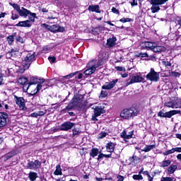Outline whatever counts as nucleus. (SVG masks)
Returning <instances> with one entry per match:
<instances>
[{"label":"nucleus","instance_id":"8fccbe9b","mask_svg":"<svg viewBox=\"0 0 181 181\" xmlns=\"http://www.w3.org/2000/svg\"><path fill=\"white\" fill-rule=\"evenodd\" d=\"M23 64V68L18 69V73L23 74V73H25V71L28 70L29 68L25 67V64Z\"/></svg>","mask_w":181,"mask_h":181},{"label":"nucleus","instance_id":"aec40b11","mask_svg":"<svg viewBox=\"0 0 181 181\" xmlns=\"http://www.w3.org/2000/svg\"><path fill=\"white\" fill-rule=\"evenodd\" d=\"M115 146H117L116 143H114L112 141L107 143L105 146L107 152H110V153H112V152L115 151Z\"/></svg>","mask_w":181,"mask_h":181},{"label":"nucleus","instance_id":"79ce46f5","mask_svg":"<svg viewBox=\"0 0 181 181\" xmlns=\"http://www.w3.org/2000/svg\"><path fill=\"white\" fill-rule=\"evenodd\" d=\"M132 178L134 180H144V177H142V175H134L132 176Z\"/></svg>","mask_w":181,"mask_h":181},{"label":"nucleus","instance_id":"a18cd8bd","mask_svg":"<svg viewBox=\"0 0 181 181\" xmlns=\"http://www.w3.org/2000/svg\"><path fill=\"white\" fill-rule=\"evenodd\" d=\"M72 132H73L72 135L74 136H76V135H78V134H80V129H78V128L74 127L72 129Z\"/></svg>","mask_w":181,"mask_h":181},{"label":"nucleus","instance_id":"f8f14e48","mask_svg":"<svg viewBox=\"0 0 181 181\" xmlns=\"http://www.w3.org/2000/svg\"><path fill=\"white\" fill-rule=\"evenodd\" d=\"M49 31L52 32V33H63L64 32H66V28L59 25H52L49 28Z\"/></svg>","mask_w":181,"mask_h":181},{"label":"nucleus","instance_id":"4d7b16f0","mask_svg":"<svg viewBox=\"0 0 181 181\" xmlns=\"http://www.w3.org/2000/svg\"><path fill=\"white\" fill-rule=\"evenodd\" d=\"M50 26L46 23H42L41 24V28H45V29H47V30H49V29H50Z\"/></svg>","mask_w":181,"mask_h":181},{"label":"nucleus","instance_id":"6e6d98bb","mask_svg":"<svg viewBox=\"0 0 181 181\" xmlns=\"http://www.w3.org/2000/svg\"><path fill=\"white\" fill-rule=\"evenodd\" d=\"M66 108L68 112H69V111H71V110H76V109H74V107L72 105H71L70 103H68V105L66 107Z\"/></svg>","mask_w":181,"mask_h":181},{"label":"nucleus","instance_id":"473e14b6","mask_svg":"<svg viewBox=\"0 0 181 181\" xmlns=\"http://www.w3.org/2000/svg\"><path fill=\"white\" fill-rule=\"evenodd\" d=\"M101 25L94 28L92 29V35H94L95 36L98 35L100 33H101Z\"/></svg>","mask_w":181,"mask_h":181},{"label":"nucleus","instance_id":"6ab92c4d","mask_svg":"<svg viewBox=\"0 0 181 181\" xmlns=\"http://www.w3.org/2000/svg\"><path fill=\"white\" fill-rule=\"evenodd\" d=\"M120 136L124 139V141H127V139H132V138H134V130L129 132V134H127V130H123V132L120 134Z\"/></svg>","mask_w":181,"mask_h":181},{"label":"nucleus","instance_id":"e433bc0d","mask_svg":"<svg viewBox=\"0 0 181 181\" xmlns=\"http://www.w3.org/2000/svg\"><path fill=\"white\" fill-rule=\"evenodd\" d=\"M175 148H173L170 150L165 151V152L162 153L160 152V153H163V155L164 156H168V155H171V153H175Z\"/></svg>","mask_w":181,"mask_h":181},{"label":"nucleus","instance_id":"3c124183","mask_svg":"<svg viewBox=\"0 0 181 181\" xmlns=\"http://www.w3.org/2000/svg\"><path fill=\"white\" fill-rule=\"evenodd\" d=\"M136 57H149V55L146 52H140Z\"/></svg>","mask_w":181,"mask_h":181},{"label":"nucleus","instance_id":"7c9ffc66","mask_svg":"<svg viewBox=\"0 0 181 181\" xmlns=\"http://www.w3.org/2000/svg\"><path fill=\"white\" fill-rule=\"evenodd\" d=\"M16 35H17L16 33H13V35L7 37V42L8 45H12V43L15 42V37H16Z\"/></svg>","mask_w":181,"mask_h":181},{"label":"nucleus","instance_id":"20e7f679","mask_svg":"<svg viewBox=\"0 0 181 181\" xmlns=\"http://www.w3.org/2000/svg\"><path fill=\"white\" fill-rule=\"evenodd\" d=\"M35 52L28 53L24 58V60L22 61V64H25V69H29V67H30V64H32V63L36 60L35 58Z\"/></svg>","mask_w":181,"mask_h":181},{"label":"nucleus","instance_id":"cd10ccee","mask_svg":"<svg viewBox=\"0 0 181 181\" xmlns=\"http://www.w3.org/2000/svg\"><path fill=\"white\" fill-rule=\"evenodd\" d=\"M37 177H39V176L36 172L30 171L28 174V178L30 181H35Z\"/></svg>","mask_w":181,"mask_h":181},{"label":"nucleus","instance_id":"680f3d73","mask_svg":"<svg viewBox=\"0 0 181 181\" xmlns=\"http://www.w3.org/2000/svg\"><path fill=\"white\" fill-rule=\"evenodd\" d=\"M42 50L44 52H49V50H50V47H49V45H45L42 47Z\"/></svg>","mask_w":181,"mask_h":181},{"label":"nucleus","instance_id":"5fc2aeb1","mask_svg":"<svg viewBox=\"0 0 181 181\" xmlns=\"http://www.w3.org/2000/svg\"><path fill=\"white\" fill-rule=\"evenodd\" d=\"M48 60L50 63H56V57H49Z\"/></svg>","mask_w":181,"mask_h":181},{"label":"nucleus","instance_id":"1a4fd4ad","mask_svg":"<svg viewBox=\"0 0 181 181\" xmlns=\"http://www.w3.org/2000/svg\"><path fill=\"white\" fill-rule=\"evenodd\" d=\"M14 100L20 110H23V111H26L28 110L25 103V98H23V97H18L16 96V95H14Z\"/></svg>","mask_w":181,"mask_h":181},{"label":"nucleus","instance_id":"f257e3e1","mask_svg":"<svg viewBox=\"0 0 181 181\" xmlns=\"http://www.w3.org/2000/svg\"><path fill=\"white\" fill-rule=\"evenodd\" d=\"M36 84L37 86L33 90H31L30 93V95H35V94H37V93L40 91L42 87H44V90H46V88L49 87V85L45 81V78L41 79L36 76H31L30 78V81L28 82V86H27V90H29L32 86H36Z\"/></svg>","mask_w":181,"mask_h":181},{"label":"nucleus","instance_id":"72a5a7b5","mask_svg":"<svg viewBox=\"0 0 181 181\" xmlns=\"http://www.w3.org/2000/svg\"><path fill=\"white\" fill-rule=\"evenodd\" d=\"M170 163H172V161L170 160H164L162 161L160 167L168 168V166H170Z\"/></svg>","mask_w":181,"mask_h":181},{"label":"nucleus","instance_id":"864d4df0","mask_svg":"<svg viewBox=\"0 0 181 181\" xmlns=\"http://www.w3.org/2000/svg\"><path fill=\"white\" fill-rule=\"evenodd\" d=\"M112 12L116 15H119V10L117 9L115 7L112 8Z\"/></svg>","mask_w":181,"mask_h":181},{"label":"nucleus","instance_id":"9d476101","mask_svg":"<svg viewBox=\"0 0 181 181\" xmlns=\"http://www.w3.org/2000/svg\"><path fill=\"white\" fill-rule=\"evenodd\" d=\"M76 127V123L71 122L70 121H66L62 123L59 127V131H70V129H73Z\"/></svg>","mask_w":181,"mask_h":181},{"label":"nucleus","instance_id":"c85d7f7f","mask_svg":"<svg viewBox=\"0 0 181 181\" xmlns=\"http://www.w3.org/2000/svg\"><path fill=\"white\" fill-rule=\"evenodd\" d=\"M98 153H100V150H98V148H93L89 153V155L90 158H95V156H98Z\"/></svg>","mask_w":181,"mask_h":181},{"label":"nucleus","instance_id":"13d9d810","mask_svg":"<svg viewBox=\"0 0 181 181\" xmlns=\"http://www.w3.org/2000/svg\"><path fill=\"white\" fill-rule=\"evenodd\" d=\"M156 175V172H154V174L153 175V177L151 176V175L149 174L148 175V181H153V177H155V175Z\"/></svg>","mask_w":181,"mask_h":181},{"label":"nucleus","instance_id":"ea45409f","mask_svg":"<svg viewBox=\"0 0 181 181\" xmlns=\"http://www.w3.org/2000/svg\"><path fill=\"white\" fill-rule=\"evenodd\" d=\"M7 56H9L10 59L11 57H15V56H16V50L11 49V51L7 52Z\"/></svg>","mask_w":181,"mask_h":181},{"label":"nucleus","instance_id":"338daca9","mask_svg":"<svg viewBox=\"0 0 181 181\" xmlns=\"http://www.w3.org/2000/svg\"><path fill=\"white\" fill-rule=\"evenodd\" d=\"M84 107H86V105H84L83 104H79L77 106L78 110H83V108H84Z\"/></svg>","mask_w":181,"mask_h":181},{"label":"nucleus","instance_id":"603ef678","mask_svg":"<svg viewBox=\"0 0 181 181\" xmlns=\"http://www.w3.org/2000/svg\"><path fill=\"white\" fill-rule=\"evenodd\" d=\"M16 40L19 43H25V41H23V38H22V37H21L20 35H18V36L16 37Z\"/></svg>","mask_w":181,"mask_h":181},{"label":"nucleus","instance_id":"dca6fc26","mask_svg":"<svg viewBox=\"0 0 181 181\" xmlns=\"http://www.w3.org/2000/svg\"><path fill=\"white\" fill-rule=\"evenodd\" d=\"M144 80L145 78H144V77L142 76H140L139 75L134 76L131 78L130 81L126 83V86H131V84H134L135 83H142V81H144Z\"/></svg>","mask_w":181,"mask_h":181},{"label":"nucleus","instance_id":"052dcab7","mask_svg":"<svg viewBox=\"0 0 181 181\" xmlns=\"http://www.w3.org/2000/svg\"><path fill=\"white\" fill-rule=\"evenodd\" d=\"M132 6H138V1L136 0H132V1L130 2Z\"/></svg>","mask_w":181,"mask_h":181},{"label":"nucleus","instance_id":"5701e85b","mask_svg":"<svg viewBox=\"0 0 181 181\" xmlns=\"http://www.w3.org/2000/svg\"><path fill=\"white\" fill-rule=\"evenodd\" d=\"M153 52H154V53H162L163 52H166V47L158 46L156 45V42H155Z\"/></svg>","mask_w":181,"mask_h":181},{"label":"nucleus","instance_id":"7ed1b4c3","mask_svg":"<svg viewBox=\"0 0 181 181\" xmlns=\"http://www.w3.org/2000/svg\"><path fill=\"white\" fill-rule=\"evenodd\" d=\"M101 66V62L98 61L96 64H91V62L87 64L86 67L88 68L83 74L85 76H91V74H94L95 73V70L98 69Z\"/></svg>","mask_w":181,"mask_h":181},{"label":"nucleus","instance_id":"0eeeda50","mask_svg":"<svg viewBox=\"0 0 181 181\" xmlns=\"http://www.w3.org/2000/svg\"><path fill=\"white\" fill-rule=\"evenodd\" d=\"M146 78L150 81L158 83V81H159V73L156 72L155 69L151 68L149 73L146 76Z\"/></svg>","mask_w":181,"mask_h":181},{"label":"nucleus","instance_id":"6e6552de","mask_svg":"<svg viewBox=\"0 0 181 181\" xmlns=\"http://www.w3.org/2000/svg\"><path fill=\"white\" fill-rule=\"evenodd\" d=\"M181 111L180 110H170L168 112H166L165 113L163 112V111L160 110L158 113V117H160V118H172L173 115H176L177 114H180Z\"/></svg>","mask_w":181,"mask_h":181},{"label":"nucleus","instance_id":"423d86ee","mask_svg":"<svg viewBox=\"0 0 181 181\" xmlns=\"http://www.w3.org/2000/svg\"><path fill=\"white\" fill-rule=\"evenodd\" d=\"M93 115H92V121H98V117H100L102 114H105V109L100 106H95L93 107Z\"/></svg>","mask_w":181,"mask_h":181},{"label":"nucleus","instance_id":"de8ad7c7","mask_svg":"<svg viewBox=\"0 0 181 181\" xmlns=\"http://www.w3.org/2000/svg\"><path fill=\"white\" fill-rule=\"evenodd\" d=\"M11 19L13 21H16V19H19V15L15 13V12L11 11Z\"/></svg>","mask_w":181,"mask_h":181},{"label":"nucleus","instance_id":"37998d69","mask_svg":"<svg viewBox=\"0 0 181 181\" xmlns=\"http://www.w3.org/2000/svg\"><path fill=\"white\" fill-rule=\"evenodd\" d=\"M76 74H78V71L72 72V73L65 76L64 78H73V77H74V76H76Z\"/></svg>","mask_w":181,"mask_h":181},{"label":"nucleus","instance_id":"4468645a","mask_svg":"<svg viewBox=\"0 0 181 181\" xmlns=\"http://www.w3.org/2000/svg\"><path fill=\"white\" fill-rule=\"evenodd\" d=\"M117 83H118V79H113L109 83L106 82L105 84L102 86V90H112V88L115 87Z\"/></svg>","mask_w":181,"mask_h":181},{"label":"nucleus","instance_id":"4c0bfd02","mask_svg":"<svg viewBox=\"0 0 181 181\" xmlns=\"http://www.w3.org/2000/svg\"><path fill=\"white\" fill-rule=\"evenodd\" d=\"M9 6H12L13 8V9H15V11H16L18 12V13L21 11V6H19L18 4L9 3Z\"/></svg>","mask_w":181,"mask_h":181},{"label":"nucleus","instance_id":"09e8293b","mask_svg":"<svg viewBox=\"0 0 181 181\" xmlns=\"http://www.w3.org/2000/svg\"><path fill=\"white\" fill-rule=\"evenodd\" d=\"M163 66H165V67H170L172 66V63L169 61H162Z\"/></svg>","mask_w":181,"mask_h":181},{"label":"nucleus","instance_id":"a211bd4d","mask_svg":"<svg viewBox=\"0 0 181 181\" xmlns=\"http://www.w3.org/2000/svg\"><path fill=\"white\" fill-rule=\"evenodd\" d=\"M155 46V42L144 41L141 43V47L142 49H146V50H153V47Z\"/></svg>","mask_w":181,"mask_h":181},{"label":"nucleus","instance_id":"bf43d9fd","mask_svg":"<svg viewBox=\"0 0 181 181\" xmlns=\"http://www.w3.org/2000/svg\"><path fill=\"white\" fill-rule=\"evenodd\" d=\"M100 94L103 98H105V97H107V95H108V93L105 90H102Z\"/></svg>","mask_w":181,"mask_h":181},{"label":"nucleus","instance_id":"393cba45","mask_svg":"<svg viewBox=\"0 0 181 181\" xmlns=\"http://www.w3.org/2000/svg\"><path fill=\"white\" fill-rule=\"evenodd\" d=\"M88 11L89 12H95L96 13H101V11L100 10V6L98 5H90L88 8Z\"/></svg>","mask_w":181,"mask_h":181},{"label":"nucleus","instance_id":"a878e982","mask_svg":"<svg viewBox=\"0 0 181 181\" xmlns=\"http://www.w3.org/2000/svg\"><path fill=\"white\" fill-rule=\"evenodd\" d=\"M78 101H80V98L74 96L69 103L76 110L78 107Z\"/></svg>","mask_w":181,"mask_h":181},{"label":"nucleus","instance_id":"774afa93","mask_svg":"<svg viewBox=\"0 0 181 181\" xmlns=\"http://www.w3.org/2000/svg\"><path fill=\"white\" fill-rule=\"evenodd\" d=\"M175 152L180 153L181 152V147H175L174 148Z\"/></svg>","mask_w":181,"mask_h":181},{"label":"nucleus","instance_id":"a19ab883","mask_svg":"<svg viewBox=\"0 0 181 181\" xmlns=\"http://www.w3.org/2000/svg\"><path fill=\"white\" fill-rule=\"evenodd\" d=\"M119 22H122V23H127V22H134V19L129 18H122L119 20Z\"/></svg>","mask_w":181,"mask_h":181},{"label":"nucleus","instance_id":"c03bdc74","mask_svg":"<svg viewBox=\"0 0 181 181\" xmlns=\"http://www.w3.org/2000/svg\"><path fill=\"white\" fill-rule=\"evenodd\" d=\"M169 0H153L154 4H157L158 5H164V4H166Z\"/></svg>","mask_w":181,"mask_h":181},{"label":"nucleus","instance_id":"4be33fe9","mask_svg":"<svg viewBox=\"0 0 181 181\" xmlns=\"http://www.w3.org/2000/svg\"><path fill=\"white\" fill-rule=\"evenodd\" d=\"M117 45V37H112V38H109L107 40L106 46L109 49L111 47H114Z\"/></svg>","mask_w":181,"mask_h":181},{"label":"nucleus","instance_id":"9b49d317","mask_svg":"<svg viewBox=\"0 0 181 181\" xmlns=\"http://www.w3.org/2000/svg\"><path fill=\"white\" fill-rule=\"evenodd\" d=\"M18 14L21 17L27 18V16H33V18H37L36 16V13H32L30 10H28V8H25V7H21V9H20V11H18Z\"/></svg>","mask_w":181,"mask_h":181},{"label":"nucleus","instance_id":"b1692460","mask_svg":"<svg viewBox=\"0 0 181 181\" xmlns=\"http://www.w3.org/2000/svg\"><path fill=\"white\" fill-rule=\"evenodd\" d=\"M151 4L152 5L151 8L152 13H156V12H159V11H160V7H159V4H155L153 0H151Z\"/></svg>","mask_w":181,"mask_h":181},{"label":"nucleus","instance_id":"bb28decb","mask_svg":"<svg viewBox=\"0 0 181 181\" xmlns=\"http://www.w3.org/2000/svg\"><path fill=\"white\" fill-rule=\"evenodd\" d=\"M177 170V165L171 164L167 169L168 175H173Z\"/></svg>","mask_w":181,"mask_h":181},{"label":"nucleus","instance_id":"0e129e2a","mask_svg":"<svg viewBox=\"0 0 181 181\" xmlns=\"http://www.w3.org/2000/svg\"><path fill=\"white\" fill-rule=\"evenodd\" d=\"M3 81H4V74L0 73V86H2Z\"/></svg>","mask_w":181,"mask_h":181},{"label":"nucleus","instance_id":"f3484780","mask_svg":"<svg viewBox=\"0 0 181 181\" xmlns=\"http://www.w3.org/2000/svg\"><path fill=\"white\" fill-rule=\"evenodd\" d=\"M9 26H17L18 28H30L32 26V23L30 21L25 20L24 21H20L16 25H9Z\"/></svg>","mask_w":181,"mask_h":181},{"label":"nucleus","instance_id":"412c9836","mask_svg":"<svg viewBox=\"0 0 181 181\" xmlns=\"http://www.w3.org/2000/svg\"><path fill=\"white\" fill-rule=\"evenodd\" d=\"M16 155H18V151L16 150L13 149L10 152H8L7 154L4 155V162H6V160H9L11 158H13Z\"/></svg>","mask_w":181,"mask_h":181},{"label":"nucleus","instance_id":"49530a36","mask_svg":"<svg viewBox=\"0 0 181 181\" xmlns=\"http://www.w3.org/2000/svg\"><path fill=\"white\" fill-rule=\"evenodd\" d=\"M175 102V108H181V98L177 99Z\"/></svg>","mask_w":181,"mask_h":181},{"label":"nucleus","instance_id":"c9c22d12","mask_svg":"<svg viewBox=\"0 0 181 181\" xmlns=\"http://www.w3.org/2000/svg\"><path fill=\"white\" fill-rule=\"evenodd\" d=\"M175 148H173L170 150L165 151V152L162 153L160 152V153H163V155L164 156H168V155H171V153H175Z\"/></svg>","mask_w":181,"mask_h":181},{"label":"nucleus","instance_id":"2f4dec72","mask_svg":"<svg viewBox=\"0 0 181 181\" xmlns=\"http://www.w3.org/2000/svg\"><path fill=\"white\" fill-rule=\"evenodd\" d=\"M54 175H55L56 176H60L63 175V173H62V167L60 166V164L57 165L56 170L54 172Z\"/></svg>","mask_w":181,"mask_h":181},{"label":"nucleus","instance_id":"f03ea898","mask_svg":"<svg viewBox=\"0 0 181 181\" xmlns=\"http://www.w3.org/2000/svg\"><path fill=\"white\" fill-rule=\"evenodd\" d=\"M139 114V110L136 107L132 105L130 107L123 109L119 115L120 118L123 119H131L134 117H136Z\"/></svg>","mask_w":181,"mask_h":181},{"label":"nucleus","instance_id":"39448f33","mask_svg":"<svg viewBox=\"0 0 181 181\" xmlns=\"http://www.w3.org/2000/svg\"><path fill=\"white\" fill-rule=\"evenodd\" d=\"M42 168V161L39 160H30L26 165L27 169L30 170H39Z\"/></svg>","mask_w":181,"mask_h":181},{"label":"nucleus","instance_id":"c756f323","mask_svg":"<svg viewBox=\"0 0 181 181\" xmlns=\"http://www.w3.org/2000/svg\"><path fill=\"white\" fill-rule=\"evenodd\" d=\"M156 148V145H146L143 149H141V152H150L152 149H155Z\"/></svg>","mask_w":181,"mask_h":181},{"label":"nucleus","instance_id":"69168bd1","mask_svg":"<svg viewBox=\"0 0 181 181\" xmlns=\"http://www.w3.org/2000/svg\"><path fill=\"white\" fill-rule=\"evenodd\" d=\"M103 158H105V157H104V153H100L98 156L97 160H100V159H103Z\"/></svg>","mask_w":181,"mask_h":181},{"label":"nucleus","instance_id":"f704fd0d","mask_svg":"<svg viewBox=\"0 0 181 181\" xmlns=\"http://www.w3.org/2000/svg\"><path fill=\"white\" fill-rule=\"evenodd\" d=\"M165 107L168 108H176L175 101H169L164 103Z\"/></svg>","mask_w":181,"mask_h":181},{"label":"nucleus","instance_id":"e2e57ef3","mask_svg":"<svg viewBox=\"0 0 181 181\" xmlns=\"http://www.w3.org/2000/svg\"><path fill=\"white\" fill-rule=\"evenodd\" d=\"M171 74L174 76V77H180V73L172 71Z\"/></svg>","mask_w":181,"mask_h":181},{"label":"nucleus","instance_id":"2eb2a0df","mask_svg":"<svg viewBox=\"0 0 181 181\" xmlns=\"http://www.w3.org/2000/svg\"><path fill=\"white\" fill-rule=\"evenodd\" d=\"M28 81H29V80L25 76H21L18 80V84L23 86V91H25V93H26L28 91L27 87L28 86Z\"/></svg>","mask_w":181,"mask_h":181},{"label":"nucleus","instance_id":"ddd939ff","mask_svg":"<svg viewBox=\"0 0 181 181\" xmlns=\"http://www.w3.org/2000/svg\"><path fill=\"white\" fill-rule=\"evenodd\" d=\"M9 115L5 112H0V129L6 125V121Z\"/></svg>","mask_w":181,"mask_h":181},{"label":"nucleus","instance_id":"58836bf2","mask_svg":"<svg viewBox=\"0 0 181 181\" xmlns=\"http://www.w3.org/2000/svg\"><path fill=\"white\" fill-rule=\"evenodd\" d=\"M160 181H176L174 177H162Z\"/></svg>","mask_w":181,"mask_h":181}]
</instances>
